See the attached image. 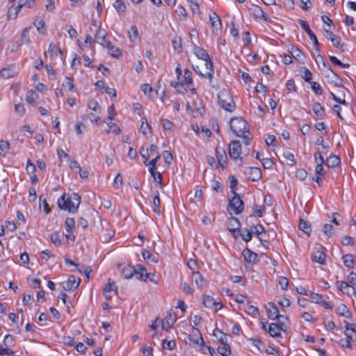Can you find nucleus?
Returning <instances> with one entry per match:
<instances>
[{"mask_svg":"<svg viewBox=\"0 0 356 356\" xmlns=\"http://www.w3.org/2000/svg\"><path fill=\"white\" fill-rule=\"evenodd\" d=\"M81 203V197L76 193L66 195L64 193L58 200V206L61 210L68 211L70 213L77 212Z\"/></svg>","mask_w":356,"mask_h":356,"instance_id":"obj_1","label":"nucleus"},{"mask_svg":"<svg viewBox=\"0 0 356 356\" xmlns=\"http://www.w3.org/2000/svg\"><path fill=\"white\" fill-rule=\"evenodd\" d=\"M219 106L225 111L233 112L236 108V104L233 99L232 94L229 89L223 88L218 94Z\"/></svg>","mask_w":356,"mask_h":356,"instance_id":"obj_2","label":"nucleus"},{"mask_svg":"<svg viewBox=\"0 0 356 356\" xmlns=\"http://www.w3.org/2000/svg\"><path fill=\"white\" fill-rule=\"evenodd\" d=\"M244 209V204L243 200L237 193L232 194L229 198V204L227 207L228 212L232 214L234 213L236 215L240 214Z\"/></svg>","mask_w":356,"mask_h":356,"instance_id":"obj_3","label":"nucleus"},{"mask_svg":"<svg viewBox=\"0 0 356 356\" xmlns=\"http://www.w3.org/2000/svg\"><path fill=\"white\" fill-rule=\"evenodd\" d=\"M230 128L237 136H241L244 133L250 134L247 129L246 121L241 117L232 118L230 120Z\"/></svg>","mask_w":356,"mask_h":356,"instance_id":"obj_4","label":"nucleus"},{"mask_svg":"<svg viewBox=\"0 0 356 356\" xmlns=\"http://www.w3.org/2000/svg\"><path fill=\"white\" fill-rule=\"evenodd\" d=\"M323 74H325L327 83L333 84L337 87L342 86L343 81L341 78L337 74V72L332 70V68H324Z\"/></svg>","mask_w":356,"mask_h":356,"instance_id":"obj_5","label":"nucleus"},{"mask_svg":"<svg viewBox=\"0 0 356 356\" xmlns=\"http://www.w3.org/2000/svg\"><path fill=\"white\" fill-rule=\"evenodd\" d=\"M178 80L181 81L188 88L193 86L192 72L188 68H184V74L182 75V68H176Z\"/></svg>","mask_w":356,"mask_h":356,"instance_id":"obj_6","label":"nucleus"},{"mask_svg":"<svg viewBox=\"0 0 356 356\" xmlns=\"http://www.w3.org/2000/svg\"><path fill=\"white\" fill-rule=\"evenodd\" d=\"M287 328V325L282 321H279L275 323H270L268 328V332L272 337H278L280 336V332H285Z\"/></svg>","mask_w":356,"mask_h":356,"instance_id":"obj_7","label":"nucleus"},{"mask_svg":"<svg viewBox=\"0 0 356 356\" xmlns=\"http://www.w3.org/2000/svg\"><path fill=\"white\" fill-rule=\"evenodd\" d=\"M209 22L213 34L218 35L222 30V23L219 16L215 13H209Z\"/></svg>","mask_w":356,"mask_h":356,"instance_id":"obj_8","label":"nucleus"},{"mask_svg":"<svg viewBox=\"0 0 356 356\" xmlns=\"http://www.w3.org/2000/svg\"><path fill=\"white\" fill-rule=\"evenodd\" d=\"M194 54L197 56L198 59L202 60L204 61V65L205 67H213V63L210 59V57L208 53L202 47H194Z\"/></svg>","mask_w":356,"mask_h":356,"instance_id":"obj_9","label":"nucleus"},{"mask_svg":"<svg viewBox=\"0 0 356 356\" xmlns=\"http://www.w3.org/2000/svg\"><path fill=\"white\" fill-rule=\"evenodd\" d=\"M267 314L268 317L272 320L278 319L280 318H284L286 321L289 320L288 316L280 314L277 307L275 305V303L273 302L268 303Z\"/></svg>","mask_w":356,"mask_h":356,"instance_id":"obj_10","label":"nucleus"},{"mask_svg":"<svg viewBox=\"0 0 356 356\" xmlns=\"http://www.w3.org/2000/svg\"><path fill=\"white\" fill-rule=\"evenodd\" d=\"M251 13L257 19H261L266 22H271L272 19L265 13L259 6L252 4L249 8Z\"/></svg>","mask_w":356,"mask_h":356,"instance_id":"obj_11","label":"nucleus"},{"mask_svg":"<svg viewBox=\"0 0 356 356\" xmlns=\"http://www.w3.org/2000/svg\"><path fill=\"white\" fill-rule=\"evenodd\" d=\"M188 339L186 340V343L190 345L200 344L204 345V341L202 337L200 330L197 328H193L192 336H188Z\"/></svg>","mask_w":356,"mask_h":356,"instance_id":"obj_12","label":"nucleus"},{"mask_svg":"<svg viewBox=\"0 0 356 356\" xmlns=\"http://www.w3.org/2000/svg\"><path fill=\"white\" fill-rule=\"evenodd\" d=\"M241 154V145L238 140H233L229 146V154L233 159L239 158Z\"/></svg>","mask_w":356,"mask_h":356,"instance_id":"obj_13","label":"nucleus"},{"mask_svg":"<svg viewBox=\"0 0 356 356\" xmlns=\"http://www.w3.org/2000/svg\"><path fill=\"white\" fill-rule=\"evenodd\" d=\"M244 174L250 180L256 181L261 178V171L260 168L257 167H249L248 168Z\"/></svg>","mask_w":356,"mask_h":356,"instance_id":"obj_14","label":"nucleus"},{"mask_svg":"<svg viewBox=\"0 0 356 356\" xmlns=\"http://www.w3.org/2000/svg\"><path fill=\"white\" fill-rule=\"evenodd\" d=\"M108 33L106 29L102 27H97L95 33V38L97 43L104 47L105 44L108 41L106 40Z\"/></svg>","mask_w":356,"mask_h":356,"instance_id":"obj_15","label":"nucleus"},{"mask_svg":"<svg viewBox=\"0 0 356 356\" xmlns=\"http://www.w3.org/2000/svg\"><path fill=\"white\" fill-rule=\"evenodd\" d=\"M299 24H300V27L306 31L309 39L314 43V45L316 47H318L319 45L318 39H317L316 35L314 33V32L309 29L308 23L305 20L300 19Z\"/></svg>","mask_w":356,"mask_h":356,"instance_id":"obj_16","label":"nucleus"},{"mask_svg":"<svg viewBox=\"0 0 356 356\" xmlns=\"http://www.w3.org/2000/svg\"><path fill=\"white\" fill-rule=\"evenodd\" d=\"M81 280L79 277L72 275H70L66 282L63 283V289L70 291L77 288L80 284Z\"/></svg>","mask_w":356,"mask_h":356,"instance_id":"obj_17","label":"nucleus"},{"mask_svg":"<svg viewBox=\"0 0 356 356\" xmlns=\"http://www.w3.org/2000/svg\"><path fill=\"white\" fill-rule=\"evenodd\" d=\"M289 53L291 54L293 59L297 63L296 64H304L305 60V54L298 47L293 46Z\"/></svg>","mask_w":356,"mask_h":356,"instance_id":"obj_18","label":"nucleus"},{"mask_svg":"<svg viewBox=\"0 0 356 356\" xmlns=\"http://www.w3.org/2000/svg\"><path fill=\"white\" fill-rule=\"evenodd\" d=\"M203 304L206 307L213 309L215 312L222 308L221 303L217 302L213 298L209 296L204 298Z\"/></svg>","mask_w":356,"mask_h":356,"instance_id":"obj_19","label":"nucleus"},{"mask_svg":"<svg viewBox=\"0 0 356 356\" xmlns=\"http://www.w3.org/2000/svg\"><path fill=\"white\" fill-rule=\"evenodd\" d=\"M176 320L177 318L175 314L169 312L162 321L163 329L166 330L170 329L173 326V324L175 323Z\"/></svg>","mask_w":356,"mask_h":356,"instance_id":"obj_20","label":"nucleus"},{"mask_svg":"<svg viewBox=\"0 0 356 356\" xmlns=\"http://www.w3.org/2000/svg\"><path fill=\"white\" fill-rule=\"evenodd\" d=\"M72 60L71 67H74L77 65H83L85 67H88L91 63V59L87 56H83L82 57H76V54L72 56Z\"/></svg>","mask_w":356,"mask_h":356,"instance_id":"obj_21","label":"nucleus"},{"mask_svg":"<svg viewBox=\"0 0 356 356\" xmlns=\"http://www.w3.org/2000/svg\"><path fill=\"white\" fill-rule=\"evenodd\" d=\"M227 227L229 231L234 234L240 232L241 223L237 218L232 216L228 219Z\"/></svg>","mask_w":356,"mask_h":356,"instance_id":"obj_22","label":"nucleus"},{"mask_svg":"<svg viewBox=\"0 0 356 356\" xmlns=\"http://www.w3.org/2000/svg\"><path fill=\"white\" fill-rule=\"evenodd\" d=\"M311 259L314 262L325 265L326 264V254L321 250H315L311 254Z\"/></svg>","mask_w":356,"mask_h":356,"instance_id":"obj_23","label":"nucleus"},{"mask_svg":"<svg viewBox=\"0 0 356 356\" xmlns=\"http://www.w3.org/2000/svg\"><path fill=\"white\" fill-rule=\"evenodd\" d=\"M117 293V287L114 282H108L104 288V294L106 300L111 299Z\"/></svg>","mask_w":356,"mask_h":356,"instance_id":"obj_24","label":"nucleus"},{"mask_svg":"<svg viewBox=\"0 0 356 356\" xmlns=\"http://www.w3.org/2000/svg\"><path fill=\"white\" fill-rule=\"evenodd\" d=\"M345 323V331L344 334L346 337L349 339H353L354 335H356V324L350 323L347 321H344Z\"/></svg>","mask_w":356,"mask_h":356,"instance_id":"obj_25","label":"nucleus"},{"mask_svg":"<svg viewBox=\"0 0 356 356\" xmlns=\"http://www.w3.org/2000/svg\"><path fill=\"white\" fill-rule=\"evenodd\" d=\"M104 47L107 48L108 53L113 57L118 58L122 54L121 50L110 42H106Z\"/></svg>","mask_w":356,"mask_h":356,"instance_id":"obj_26","label":"nucleus"},{"mask_svg":"<svg viewBox=\"0 0 356 356\" xmlns=\"http://www.w3.org/2000/svg\"><path fill=\"white\" fill-rule=\"evenodd\" d=\"M24 6L22 3V1H19L18 2V5L17 6H11L8 10V17L10 19H15L17 17L19 12L21 8Z\"/></svg>","mask_w":356,"mask_h":356,"instance_id":"obj_27","label":"nucleus"},{"mask_svg":"<svg viewBox=\"0 0 356 356\" xmlns=\"http://www.w3.org/2000/svg\"><path fill=\"white\" fill-rule=\"evenodd\" d=\"M141 254L143 258L147 262L156 264L159 261L158 257L152 255L147 249H143Z\"/></svg>","mask_w":356,"mask_h":356,"instance_id":"obj_28","label":"nucleus"},{"mask_svg":"<svg viewBox=\"0 0 356 356\" xmlns=\"http://www.w3.org/2000/svg\"><path fill=\"white\" fill-rule=\"evenodd\" d=\"M135 269H136V273H135L136 278L146 281L149 274L146 272L145 268L141 265H137Z\"/></svg>","mask_w":356,"mask_h":356,"instance_id":"obj_29","label":"nucleus"},{"mask_svg":"<svg viewBox=\"0 0 356 356\" xmlns=\"http://www.w3.org/2000/svg\"><path fill=\"white\" fill-rule=\"evenodd\" d=\"M336 312L341 316H343L347 318L352 317V314L344 304H341L338 306L336 309Z\"/></svg>","mask_w":356,"mask_h":356,"instance_id":"obj_30","label":"nucleus"},{"mask_svg":"<svg viewBox=\"0 0 356 356\" xmlns=\"http://www.w3.org/2000/svg\"><path fill=\"white\" fill-rule=\"evenodd\" d=\"M195 71L202 76L211 79L214 73L213 68H193Z\"/></svg>","mask_w":356,"mask_h":356,"instance_id":"obj_31","label":"nucleus"},{"mask_svg":"<svg viewBox=\"0 0 356 356\" xmlns=\"http://www.w3.org/2000/svg\"><path fill=\"white\" fill-rule=\"evenodd\" d=\"M31 29V26L26 27L23 29L22 33V36L20 38V44H30L31 43V40L29 37V31Z\"/></svg>","mask_w":356,"mask_h":356,"instance_id":"obj_32","label":"nucleus"},{"mask_svg":"<svg viewBox=\"0 0 356 356\" xmlns=\"http://www.w3.org/2000/svg\"><path fill=\"white\" fill-rule=\"evenodd\" d=\"M312 110L315 115L320 119L325 115V110L323 106L318 102H315L312 106Z\"/></svg>","mask_w":356,"mask_h":356,"instance_id":"obj_33","label":"nucleus"},{"mask_svg":"<svg viewBox=\"0 0 356 356\" xmlns=\"http://www.w3.org/2000/svg\"><path fill=\"white\" fill-rule=\"evenodd\" d=\"M39 98L37 93H35L33 90H29L27 92L26 95V101L28 104L35 106L36 100Z\"/></svg>","mask_w":356,"mask_h":356,"instance_id":"obj_34","label":"nucleus"},{"mask_svg":"<svg viewBox=\"0 0 356 356\" xmlns=\"http://www.w3.org/2000/svg\"><path fill=\"white\" fill-rule=\"evenodd\" d=\"M135 273H136V269L131 266H126L122 269V275L126 279H129L132 277Z\"/></svg>","mask_w":356,"mask_h":356,"instance_id":"obj_35","label":"nucleus"},{"mask_svg":"<svg viewBox=\"0 0 356 356\" xmlns=\"http://www.w3.org/2000/svg\"><path fill=\"white\" fill-rule=\"evenodd\" d=\"M193 279L194 280L197 286L200 288H202L206 284L205 280L199 272H194L193 273Z\"/></svg>","mask_w":356,"mask_h":356,"instance_id":"obj_36","label":"nucleus"},{"mask_svg":"<svg viewBox=\"0 0 356 356\" xmlns=\"http://www.w3.org/2000/svg\"><path fill=\"white\" fill-rule=\"evenodd\" d=\"M337 284L338 288L341 291L346 293L347 295H349V296L351 295V293H352L351 289L353 287L350 286L348 282H346L345 281H338Z\"/></svg>","mask_w":356,"mask_h":356,"instance_id":"obj_37","label":"nucleus"},{"mask_svg":"<svg viewBox=\"0 0 356 356\" xmlns=\"http://www.w3.org/2000/svg\"><path fill=\"white\" fill-rule=\"evenodd\" d=\"M16 74L15 68H1L0 70V76L4 79L13 77Z\"/></svg>","mask_w":356,"mask_h":356,"instance_id":"obj_38","label":"nucleus"},{"mask_svg":"<svg viewBox=\"0 0 356 356\" xmlns=\"http://www.w3.org/2000/svg\"><path fill=\"white\" fill-rule=\"evenodd\" d=\"M213 335L218 339L219 341L222 343H228V336L218 329L213 330Z\"/></svg>","mask_w":356,"mask_h":356,"instance_id":"obj_39","label":"nucleus"},{"mask_svg":"<svg viewBox=\"0 0 356 356\" xmlns=\"http://www.w3.org/2000/svg\"><path fill=\"white\" fill-rule=\"evenodd\" d=\"M343 265L348 268H353L354 267L353 256L351 254H346L342 257Z\"/></svg>","mask_w":356,"mask_h":356,"instance_id":"obj_40","label":"nucleus"},{"mask_svg":"<svg viewBox=\"0 0 356 356\" xmlns=\"http://www.w3.org/2000/svg\"><path fill=\"white\" fill-rule=\"evenodd\" d=\"M217 350L222 356H229L231 354V349L228 343L221 344V346L218 347Z\"/></svg>","mask_w":356,"mask_h":356,"instance_id":"obj_41","label":"nucleus"},{"mask_svg":"<svg viewBox=\"0 0 356 356\" xmlns=\"http://www.w3.org/2000/svg\"><path fill=\"white\" fill-rule=\"evenodd\" d=\"M140 131L144 135H147V134H151L150 125L147 122V120L145 118H142Z\"/></svg>","mask_w":356,"mask_h":356,"instance_id":"obj_42","label":"nucleus"},{"mask_svg":"<svg viewBox=\"0 0 356 356\" xmlns=\"http://www.w3.org/2000/svg\"><path fill=\"white\" fill-rule=\"evenodd\" d=\"M339 163V158L334 155H330L325 162L326 165L328 166L329 168H334L337 166Z\"/></svg>","mask_w":356,"mask_h":356,"instance_id":"obj_43","label":"nucleus"},{"mask_svg":"<svg viewBox=\"0 0 356 356\" xmlns=\"http://www.w3.org/2000/svg\"><path fill=\"white\" fill-rule=\"evenodd\" d=\"M299 229L307 236L310 235L312 231L310 225L305 220L300 219L299 222Z\"/></svg>","mask_w":356,"mask_h":356,"instance_id":"obj_44","label":"nucleus"},{"mask_svg":"<svg viewBox=\"0 0 356 356\" xmlns=\"http://www.w3.org/2000/svg\"><path fill=\"white\" fill-rule=\"evenodd\" d=\"M243 257L247 261L251 262L256 260L257 254L249 249H245L243 252Z\"/></svg>","mask_w":356,"mask_h":356,"instance_id":"obj_45","label":"nucleus"},{"mask_svg":"<svg viewBox=\"0 0 356 356\" xmlns=\"http://www.w3.org/2000/svg\"><path fill=\"white\" fill-rule=\"evenodd\" d=\"M113 7L119 14L124 13L126 10V6L123 0H116L113 3Z\"/></svg>","mask_w":356,"mask_h":356,"instance_id":"obj_46","label":"nucleus"},{"mask_svg":"<svg viewBox=\"0 0 356 356\" xmlns=\"http://www.w3.org/2000/svg\"><path fill=\"white\" fill-rule=\"evenodd\" d=\"M323 232L328 237H332L335 234L333 226L330 224H325L323 227Z\"/></svg>","mask_w":356,"mask_h":356,"instance_id":"obj_47","label":"nucleus"},{"mask_svg":"<svg viewBox=\"0 0 356 356\" xmlns=\"http://www.w3.org/2000/svg\"><path fill=\"white\" fill-rule=\"evenodd\" d=\"M65 225L66 227V232H70L75 227V220L72 218H67L65 221Z\"/></svg>","mask_w":356,"mask_h":356,"instance_id":"obj_48","label":"nucleus"},{"mask_svg":"<svg viewBox=\"0 0 356 356\" xmlns=\"http://www.w3.org/2000/svg\"><path fill=\"white\" fill-rule=\"evenodd\" d=\"M62 86L65 88L67 89L69 91L72 90L74 88L72 78L66 76Z\"/></svg>","mask_w":356,"mask_h":356,"instance_id":"obj_49","label":"nucleus"},{"mask_svg":"<svg viewBox=\"0 0 356 356\" xmlns=\"http://www.w3.org/2000/svg\"><path fill=\"white\" fill-rule=\"evenodd\" d=\"M86 127L84 124L82 122H78L75 124V131L78 137L80 138L83 136V130L85 129Z\"/></svg>","mask_w":356,"mask_h":356,"instance_id":"obj_50","label":"nucleus"},{"mask_svg":"<svg viewBox=\"0 0 356 356\" xmlns=\"http://www.w3.org/2000/svg\"><path fill=\"white\" fill-rule=\"evenodd\" d=\"M140 89L143 92V93L146 96H147L149 98H150L152 96L153 89L149 84H147V83L143 84L140 86Z\"/></svg>","mask_w":356,"mask_h":356,"instance_id":"obj_51","label":"nucleus"},{"mask_svg":"<svg viewBox=\"0 0 356 356\" xmlns=\"http://www.w3.org/2000/svg\"><path fill=\"white\" fill-rule=\"evenodd\" d=\"M308 296L310 298L311 302L316 304L321 302L323 300L321 295L311 291L309 292Z\"/></svg>","mask_w":356,"mask_h":356,"instance_id":"obj_52","label":"nucleus"},{"mask_svg":"<svg viewBox=\"0 0 356 356\" xmlns=\"http://www.w3.org/2000/svg\"><path fill=\"white\" fill-rule=\"evenodd\" d=\"M130 40L131 42H135L138 40V32L136 26H132L131 27L130 31H129Z\"/></svg>","mask_w":356,"mask_h":356,"instance_id":"obj_53","label":"nucleus"},{"mask_svg":"<svg viewBox=\"0 0 356 356\" xmlns=\"http://www.w3.org/2000/svg\"><path fill=\"white\" fill-rule=\"evenodd\" d=\"M216 158L218 159V163L219 164H221L222 165V162L225 161V159H226V154L225 152L222 149H220L218 148L216 149Z\"/></svg>","mask_w":356,"mask_h":356,"instance_id":"obj_54","label":"nucleus"},{"mask_svg":"<svg viewBox=\"0 0 356 356\" xmlns=\"http://www.w3.org/2000/svg\"><path fill=\"white\" fill-rule=\"evenodd\" d=\"M245 312L249 315L255 316L259 314V309L257 307L247 305L246 308L245 309Z\"/></svg>","mask_w":356,"mask_h":356,"instance_id":"obj_55","label":"nucleus"},{"mask_svg":"<svg viewBox=\"0 0 356 356\" xmlns=\"http://www.w3.org/2000/svg\"><path fill=\"white\" fill-rule=\"evenodd\" d=\"M171 86H173L179 92L184 93L186 92V89L184 87V83L181 81L175 82V83H172Z\"/></svg>","mask_w":356,"mask_h":356,"instance_id":"obj_56","label":"nucleus"},{"mask_svg":"<svg viewBox=\"0 0 356 356\" xmlns=\"http://www.w3.org/2000/svg\"><path fill=\"white\" fill-rule=\"evenodd\" d=\"M241 238L245 242H248L252 239V231L245 229L240 234Z\"/></svg>","mask_w":356,"mask_h":356,"instance_id":"obj_57","label":"nucleus"},{"mask_svg":"<svg viewBox=\"0 0 356 356\" xmlns=\"http://www.w3.org/2000/svg\"><path fill=\"white\" fill-rule=\"evenodd\" d=\"M162 346L165 349L173 350L176 346V343L174 340H163Z\"/></svg>","mask_w":356,"mask_h":356,"instance_id":"obj_58","label":"nucleus"},{"mask_svg":"<svg viewBox=\"0 0 356 356\" xmlns=\"http://www.w3.org/2000/svg\"><path fill=\"white\" fill-rule=\"evenodd\" d=\"M106 124L108 127L111 129V131L119 134L121 132L120 128L114 122H112V120H107Z\"/></svg>","mask_w":356,"mask_h":356,"instance_id":"obj_59","label":"nucleus"},{"mask_svg":"<svg viewBox=\"0 0 356 356\" xmlns=\"http://www.w3.org/2000/svg\"><path fill=\"white\" fill-rule=\"evenodd\" d=\"M48 53L53 56L57 55L58 53L61 54V51L56 44L51 43L49 46Z\"/></svg>","mask_w":356,"mask_h":356,"instance_id":"obj_60","label":"nucleus"},{"mask_svg":"<svg viewBox=\"0 0 356 356\" xmlns=\"http://www.w3.org/2000/svg\"><path fill=\"white\" fill-rule=\"evenodd\" d=\"M264 232V227L260 224L254 226L253 229H252V233H254L255 235H257L258 238H259L260 234Z\"/></svg>","mask_w":356,"mask_h":356,"instance_id":"obj_61","label":"nucleus"},{"mask_svg":"<svg viewBox=\"0 0 356 356\" xmlns=\"http://www.w3.org/2000/svg\"><path fill=\"white\" fill-rule=\"evenodd\" d=\"M50 239L55 245L60 246L61 245V240L60 239V236L58 233H52L50 236Z\"/></svg>","mask_w":356,"mask_h":356,"instance_id":"obj_62","label":"nucleus"},{"mask_svg":"<svg viewBox=\"0 0 356 356\" xmlns=\"http://www.w3.org/2000/svg\"><path fill=\"white\" fill-rule=\"evenodd\" d=\"M122 181L123 177L121 174L118 173L113 180V187L118 188L122 184Z\"/></svg>","mask_w":356,"mask_h":356,"instance_id":"obj_63","label":"nucleus"},{"mask_svg":"<svg viewBox=\"0 0 356 356\" xmlns=\"http://www.w3.org/2000/svg\"><path fill=\"white\" fill-rule=\"evenodd\" d=\"M0 356H14V352L9 348L0 347Z\"/></svg>","mask_w":356,"mask_h":356,"instance_id":"obj_64","label":"nucleus"}]
</instances>
